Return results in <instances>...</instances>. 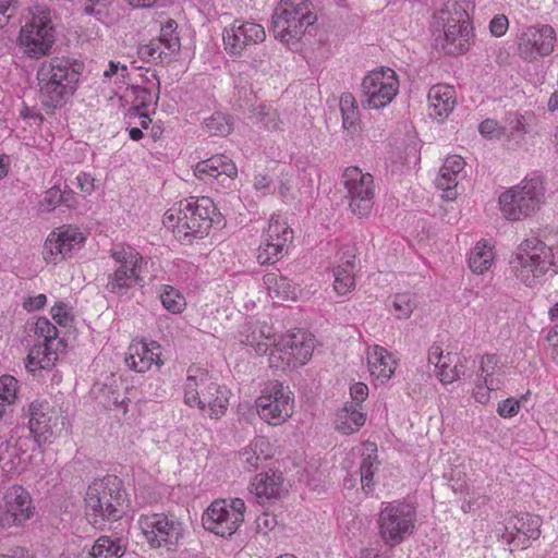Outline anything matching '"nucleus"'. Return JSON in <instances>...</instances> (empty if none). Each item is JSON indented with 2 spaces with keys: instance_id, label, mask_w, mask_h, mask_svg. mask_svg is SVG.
Instances as JSON below:
<instances>
[{
  "instance_id": "nucleus-1",
  "label": "nucleus",
  "mask_w": 558,
  "mask_h": 558,
  "mask_svg": "<svg viewBox=\"0 0 558 558\" xmlns=\"http://www.w3.org/2000/svg\"><path fill=\"white\" fill-rule=\"evenodd\" d=\"M509 265L520 283L539 287L547 275L558 274V246L547 245L535 236L524 239L512 252Z\"/></svg>"
},
{
  "instance_id": "nucleus-2",
  "label": "nucleus",
  "mask_w": 558,
  "mask_h": 558,
  "mask_svg": "<svg viewBox=\"0 0 558 558\" xmlns=\"http://www.w3.org/2000/svg\"><path fill=\"white\" fill-rule=\"evenodd\" d=\"M217 208L206 196L190 197L169 207L162 218L163 226L182 243L205 236L211 228Z\"/></svg>"
},
{
  "instance_id": "nucleus-3",
  "label": "nucleus",
  "mask_w": 558,
  "mask_h": 558,
  "mask_svg": "<svg viewBox=\"0 0 558 558\" xmlns=\"http://www.w3.org/2000/svg\"><path fill=\"white\" fill-rule=\"evenodd\" d=\"M83 64L66 58L45 61L37 71L39 97L43 106L57 109L74 95Z\"/></svg>"
},
{
  "instance_id": "nucleus-4",
  "label": "nucleus",
  "mask_w": 558,
  "mask_h": 558,
  "mask_svg": "<svg viewBox=\"0 0 558 558\" xmlns=\"http://www.w3.org/2000/svg\"><path fill=\"white\" fill-rule=\"evenodd\" d=\"M84 500L86 519L97 529H102L106 522L121 519L128 501L123 482L116 475L93 481Z\"/></svg>"
},
{
  "instance_id": "nucleus-5",
  "label": "nucleus",
  "mask_w": 558,
  "mask_h": 558,
  "mask_svg": "<svg viewBox=\"0 0 558 558\" xmlns=\"http://www.w3.org/2000/svg\"><path fill=\"white\" fill-rule=\"evenodd\" d=\"M230 396V389L214 381L206 368L195 364L187 368L184 402L189 407L207 409L209 417L218 420L226 414Z\"/></svg>"
},
{
  "instance_id": "nucleus-6",
  "label": "nucleus",
  "mask_w": 558,
  "mask_h": 558,
  "mask_svg": "<svg viewBox=\"0 0 558 558\" xmlns=\"http://www.w3.org/2000/svg\"><path fill=\"white\" fill-rule=\"evenodd\" d=\"M317 21L311 0H280L272 15V33L277 40L296 50L308 28Z\"/></svg>"
},
{
  "instance_id": "nucleus-7",
  "label": "nucleus",
  "mask_w": 558,
  "mask_h": 558,
  "mask_svg": "<svg viewBox=\"0 0 558 558\" xmlns=\"http://www.w3.org/2000/svg\"><path fill=\"white\" fill-rule=\"evenodd\" d=\"M546 202V186L542 175H526L518 184L506 189L498 197L501 216L508 221H522L537 213Z\"/></svg>"
},
{
  "instance_id": "nucleus-8",
  "label": "nucleus",
  "mask_w": 558,
  "mask_h": 558,
  "mask_svg": "<svg viewBox=\"0 0 558 558\" xmlns=\"http://www.w3.org/2000/svg\"><path fill=\"white\" fill-rule=\"evenodd\" d=\"M468 9L466 0H448L436 15L444 29L442 36L438 37V44L447 54H462L471 46L473 26Z\"/></svg>"
},
{
  "instance_id": "nucleus-9",
  "label": "nucleus",
  "mask_w": 558,
  "mask_h": 558,
  "mask_svg": "<svg viewBox=\"0 0 558 558\" xmlns=\"http://www.w3.org/2000/svg\"><path fill=\"white\" fill-rule=\"evenodd\" d=\"M113 270L108 275L106 290L118 296L125 295L135 286H142L144 257L133 246L118 243L110 250Z\"/></svg>"
},
{
  "instance_id": "nucleus-10",
  "label": "nucleus",
  "mask_w": 558,
  "mask_h": 558,
  "mask_svg": "<svg viewBox=\"0 0 558 558\" xmlns=\"http://www.w3.org/2000/svg\"><path fill=\"white\" fill-rule=\"evenodd\" d=\"M31 14L20 29L17 46L27 58L40 59L50 52L54 44V28L47 8L36 7Z\"/></svg>"
},
{
  "instance_id": "nucleus-11",
  "label": "nucleus",
  "mask_w": 558,
  "mask_h": 558,
  "mask_svg": "<svg viewBox=\"0 0 558 558\" xmlns=\"http://www.w3.org/2000/svg\"><path fill=\"white\" fill-rule=\"evenodd\" d=\"M377 523L384 543L390 547L397 546L413 534L416 508L401 500L383 502Z\"/></svg>"
},
{
  "instance_id": "nucleus-12",
  "label": "nucleus",
  "mask_w": 558,
  "mask_h": 558,
  "mask_svg": "<svg viewBox=\"0 0 558 558\" xmlns=\"http://www.w3.org/2000/svg\"><path fill=\"white\" fill-rule=\"evenodd\" d=\"M28 418L27 427L38 447L52 444L54 439L68 432L65 417L47 400L36 399L24 409Z\"/></svg>"
},
{
  "instance_id": "nucleus-13",
  "label": "nucleus",
  "mask_w": 558,
  "mask_h": 558,
  "mask_svg": "<svg viewBox=\"0 0 558 558\" xmlns=\"http://www.w3.org/2000/svg\"><path fill=\"white\" fill-rule=\"evenodd\" d=\"M138 527L153 548L174 549L183 538V523L173 514L146 513L137 520Z\"/></svg>"
},
{
  "instance_id": "nucleus-14",
  "label": "nucleus",
  "mask_w": 558,
  "mask_h": 558,
  "mask_svg": "<svg viewBox=\"0 0 558 558\" xmlns=\"http://www.w3.org/2000/svg\"><path fill=\"white\" fill-rule=\"evenodd\" d=\"M397 73L386 66L369 71L362 80V106L379 110L392 102L399 93Z\"/></svg>"
},
{
  "instance_id": "nucleus-15",
  "label": "nucleus",
  "mask_w": 558,
  "mask_h": 558,
  "mask_svg": "<svg viewBox=\"0 0 558 558\" xmlns=\"http://www.w3.org/2000/svg\"><path fill=\"white\" fill-rule=\"evenodd\" d=\"M256 408L263 421L278 426L293 414V393L288 386L278 380L268 381L256 400Z\"/></svg>"
},
{
  "instance_id": "nucleus-16",
  "label": "nucleus",
  "mask_w": 558,
  "mask_h": 558,
  "mask_svg": "<svg viewBox=\"0 0 558 558\" xmlns=\"http://www.w3.org/2000/svg\"><path fill=\"white\" fill-rule=\"evenodd\" d=\"M245 504L240 498L218 499L210 504L202 517L203 526L216 535H233L244 521Z\"/></svg>"
},
{
  "instance_id": "nucleus-17",
  "label": "nucleus",
  "mask_w": 558,
  "mask_h": 558,
  "mask_svg": "<svg viewBox=\"0 0 558 558\" xmlns=\"http://www.w3.org/2000/svg\"><path fill=\"white\" fill-rule=\"evenodd\" d=\"M292 239L293 231L287 218L280 214H274L263 233L257 253L258 263L260 265L274 264L281 259L288 253Z\"/></svg>"
},
{
  "instance_id": "nucleus-18",
  "label": "nucleus",
  "mask_w": 558,
  "mask_h": 558,
  "mask_svg": "<svg viewBox=\"0 0 558 558\" xmlns=\"http://www.w3.org/2000/svg\"><path fill=\"white\" fill-rule=\"evenodd\" d=\"M247 333L242 343L253 349H269L271 345L279 349H315L316 339L311 333L296 329L290 331L282 343H276L272 327L266 323L252 324L247 327Z\"/></svg>"
},
{
  "instance_id": "nucleus-19",
  "label": "nucleus",
  "mask_w": 558,
  "mask_h": 558,
  "mask_svg": "<svg viewBox=\"0 0 558 558\" xmlns=\"http://www.w3.org/2000/svg\"><path fill=\"white\" fill-rule=\"evenodd\" d=\"M266 39V31L259 23L236 19L222 32L226 52L231 58H241L244 52L262 44Z\"/></svg>"
},
{
  "instance_id": "nucleus-20",
  "label": "nucleus",
  "mask_w": 558,
  "mask_h": 558,
  "mask_svg": "<svg viewBox=\"0 0 558 558\" xmlns=\"http://www.w3.org/2000/svg\"><path fill=\"white\" fill-rule=\"evenodd\" d=\"M342 181L350 198L351 211L360 217H367L373 208L375 195L373 175L363 172L357 167H348L342 174Z\"/></svg>"
},
{
  "instance_id": "nucleus-21",
  "label": "nucleus",
  "mask_w": 558,
  "mask_h": 558,
  "mask_svg": "<svg viewBox=\"0 0 558 558\" xmlns=\"http://www.w3.org/2000/svg\"><path fill=\"white\" fill-rule=\"evenodd\" d=\"M556 32L550 25H532L518 37V53L525 61L549 56L555 48Z\"/></svg>"
},
{
  "instance_id": "nucleus-22",
  "label": "nucleus",
  "mask_w": 558,
  "mask_h": 558,
  "mask_svg": "<svg viewBox=\"0 0 558 558\" xmlns=\"http://www.w3.org/2000/svg\"><path fill=\"white\" fill-rule=\"evenodd\" d=\"M34 508L28 492L19 485H13L3 495L0 502V525L11 527L22 525L33 515Z\"/></svg>"
},
{
  "instance_id": "nucleus-23",
  "label": "nucleus",
  "mask_w": 558,
  "mask_h": 558,
  "mask_svg": "<svg viewBox=\"0 0 558 558\" xmlns=\"http://www.w3.org/2000/svg\"><path fill=\"white\" fill-rule=\"evenodd\" d=\"M86 238L78 228L65 226L52 231L45 242V258L58 263L84 244Z\"/></svg>"
},
{
  "instance_id": "nucleus-24",
  "label": "nucleus",
  "mask_w": 558,
  "mask_h": 558,
  "mask_svg": "<svg viewBox=\"0 0 558 558\" xmlns=\"http://www.w3.org/2000/svg\"><path fill=\"white\" fill-rule=\"evenodd\" d=\"M541 519L537 515L523 513L511 517L506 523L504 538L515 548H526L531 539L539 537Z\"/></svg>"
},
{
  "instance_id": "nucleus-25",
  "label": "nucleus",
  "mask_w": 558,
  "mask_h": 558,
  "mask_svg": "<svg viewBox=\"0 0 558 558\" xmlns=\"http://www.w3.org/2000/svg\"><path fill=\"white\" fill-rule=\"evenodd\" d=\"M236 174L235 163L226 155H214L194 167V175L205 182L217 180L223 184L226 180L232 181Z\"/></svg>"
},
{
  "instance_id": "nucleus-26",
  "label": "nucleus",
  "mask_w": 558,
  "mask_h": 558,
  "mask_svg": "<svg viewBox=\"0 0 558 558\" xmlns=\"http://www.w3.org/2000/svg\"><path fill=\"white\" fill-rule=\"evenodd\" d=\"M428 361L437 368V377L442 384H451L465 372V359L459 351H433Z\"/></svg>"
},
{
  "instance_id": "nucleus-27",
  "label": "nucleus",
  "mask_w": 558,
  "mask_h": 558,
  "mask_svg": "<svg viewBox=\"0 0 558 558\" xmlns=\"http://www.w3.org/2000/svg\"><path fill=\"white\" fill-rule=\"evenodd\" d=\"M465 162L459 155H451L445 159L442 167L435 180L436 186L444 191L442 197L452 201L458 196L457 186L463 177Z\"/></svg>"
},
{
  "instance_id": "nucleus-28",
  "label": "nucleus",
  "mask_w": 558,
  "mask_h": 558,
  "mask_svg": "<svg viewBox=\"0 0 558 558\" xmlns=\"http://www.w3.org/2000/svg\"><path fill=\"white\" fill-rule=\"evenodd\" d=\"M428 114L438 121L445 120L456 106V92L449 85H434L428 95Z\"/></svg>"
},
{
  "instance_id": "nucleus-29",
  "label": "nucleus",
  "mask_w": 558,
  "mask_h": 558,
  "mask_svg": "<svg viewBox=\"0 0 558 558\" xmlns=\"http://www.w3.org/2000/svg\"><path fill=\"white\" fill-rule=\"evenodd\" d=\"M355 250L352 246L345 248L340 263L333 268V290L339 295H347L355 287Z\"/></svg>"
},
{
  "instance_id": "nucleus-30",
  "label": "nucleus",
  "mask_w": 558,
  "mask_h": 558,
  "mask_svg": "<svg viewBox=\"0 0 558 558\" xmlns=\"http://www.w3.org/2000/svg\"><path fill=\"white\" fill-rule=\"evenodd\" d=\"M27 438H19L14 444L0 437V469L8 475L19 473L22 464V454Z\"/></svg>"
},
{
  "instance_id": "nucleus-31",
  "label": "nucleus",
  "mask_w": 558,
  "mask_h": 558,
  "mask_svg": "<svg viewBox=\"0 0 558 558\" xmlns=\"http://www.w3.org/2000/svg\"><path fill=\"white\" fill-rule=\"evenodd\" d=\"M367 364L371 375L385 383L393 375L397 361L392 351H372L368 353Z\"/></svg>"
},
{
  "instance_id": "nucleus-32",
  "label": "nucleus",
  "mask_w": 558,
  "mask_h": 558,
  "mask_svg": "<svg viewBox=\"0 0 558 558\" xmlns=\"http://www.w3.org/2000/svg\"><path fill=\"white\" fill-rule=\"evenodd\" d=\"M313 351H270L269 366L276 371L287 372L304 365L311 360Z\"/></svg>"
},
{
  "instance_id": "nucleus-33",
  "label": "nucleus",
  "mask_w": 558,
  "mask_h": 558,
  "mask_svg": "<svg viewBox=\"0 0 558 558\" xmlns=\"http://www.w3.org/2000/svg\"><path fill=\"white\" fill-rule=\"evenodd\" d=\"M252 488L258 502H263L264 499L277 498L282 488V478L275 472L259 473L254 477Z\"/></svg>"
},
{
  "instance_id": "nucleus-34",
  "label": "nucleus",
  "mask_w": 558,
  "mask_h": 558,
  "mask_svg": "<svg viewBox=\"0 0 558 558\" xmlns=\"http://www.w3.org/2000/svg\"><path fill=\"white\" fill-rule=\"evenodd\" d=\"M263 282L271 298L294 301L300 292L299 288L292 284L288 278L280 277L274 272L265 275Z\"/></svg>"
},
{
  "instance_id": "nucleus-35",
  "label": "nucleus",
  "mask_w": 558,
  "mask_h": 558,
  "mask_svg": "<svg viewBox=\"0 0 558 558\" xmlns=\"http://www.w3.org/2000/svg\"><path fill=\"white\" fill-rule=\"evenodd\" d=\"M493 245L486 241H478L471 250L469 255V266L475 274H484L494 263Z\"/></svg>"
},
{
  "instance_id": "nucleus-36",
  "label": "nucleus",
  "mask_w": 558,
  "mask_h": 558,
  "mask_svg": "<svg viewBox=\"0 0 558 558\" xmlns=\"http://www.w3.org/2000/svg\"><path fill=\"white\" fill-rule=\"evenodd\" d=\"M365 423V413L362 408L352 404H345L338 413L336 427L342 434L349 435L360 429Z\"/></svg>"
},
{
  "instance_id": "nucleus-37",
  "label": "nucleus",
  "mask_w": 558,
  "mask_h": 558,
  "mask_svg": "<svg viewBox=\"0 0 558 558\" xmlns=\"http://www.w3.org/2000/svg\"><path fill=\"white\" fill-rule=\"evenodd\" d=\"M366 453H363V459L360 465L361 485L366 495L373 492L374 482L373 477L378 469L379 462L377 461V447L373 442L365 445Z\"/></svg>"
},
{
  "instance_id": "nucleus-38",
  "label": "nucleus",
  "mask_w": 558,
  "mask_h": 558,
  "mask_svg": "<svg viewBox=\"0 0 558 558\" xmlns=\"http://www.w3.org/2000/svg\"><path fill=\"white\" fill-rule=\"evenodd\" d=\"M497 362L495 353H487L481 360L480 376L492 391L499 390L504 386V377L500 367L497 366Z\"/></svg>"
},
{
  "instance_id": "nucleus-39",
  "label": "nucleus",
  "mask_w": 558,
  "mask_h": 558,
  "mask_svg": "<svg viewBox=\"0 0 558 558\" xmlns=\"http://www.w3.org/2000/svg\"><path fill=\"white\" fill-rule=\"evenodd\" d=\"M158 295L163 308L172 314H181L186 308L183 293L170 284H161L158 288Z\"/></svg>"
},
{
  "instance_id": "nucleus-40",
  "label": "nucleus",
  "mask_w": 558,
  "mask_h": 558,
  "mask_svg": "<svg viewBox=\"0 0 558 558\" xmlns=\"http://www.w3.org/2000/svg\"><path fill=\"white\" fill-rule=\"evenodd\" d=\"M129 68L120 61H109L102 73L104 83L113 85L112 92L117 95L124 86L129 85Z\"/></svg>"
},
{
  "instance_id": "nucleus-41",
  "label": "nucleus",
  "mask_w": 558,
  "mask_h": 558,
  "mask_svg": "<svg viewBox=\"0 0 558 558\" xmlns=\"http://www.w3.org/2000/svg\"><path fill=\"white\" fill-rule=\"evenodd\" d=\"M19 381L11 375L0 377V420H2L17 398Z\"/></svg>"
},
{
  "instance_id": "nucleus-42",
  "label": "nucleus",
  "mask_w": 558,
  "mask_h": 558,
  "mask_svg": "<svg viewBox=\"0 0 558 558\" xmlns=\"http://www.w3.org/2000/svg\"><path fill=\"white\" fill-rule=\"evenodd\" d=\"M124 362L128 367L137 373L148 371L153 364H156L157 367L163 364L160 357L154 354V351H134V353L124 355Z\"/></svg>"
},
{
  "instance_id": "nucleus-43",
  "label": "nucleus",
  "mask_w": 558,
  "mask_h": 558,
  "mask_svg": "<svg viewBox=\"0 0 558 558\" xmlns=\"http://www.w3.org/2000/svg\"><path fill=\"white\" fill-rule=\"evenodd\" d=\"M125 551L121 539L113 541L109 536L99 537L92 547L93 558H120Z\"/></svg>"
},
{
  "instance_id": "nucleus-44",
  "label": "nucleus",
  "mask_w": 558,
  "mask_h": 558,
  "mask_svg": "<svg viewBox=\"0 0 558 558\" xmlns=\"http://www.w3.org/2000/svg\"><path fill=\"white\" fill-rule=\"evenodd\" d=\"M58 361V351H29L25 367L31 373L50 371Z\"/></svg>"
},
{
  "instance_id": "nucleus-45",
  "label": "nucleus",
  "mask_w": 558,
  "mask_h": 558,
  "mask_svg": "<svg viewBox=\"0 0 558 558\" xmlns=\"http://www.w3.org/2000/svg\"><path fill=\"white\" fill-rule=\"evenodd\" d=\"M340 110L342 125L347 131L354 132L359 122V108L351 93H344L340 97Z\"/></svg>"
},
{
  "instance_id": "nucleus-46",
  "label": "nucleus",
  "mask_w": 558,
  "mask_h": 558,
  "mask_svg": "<svg viewBox=\"0 0 558 558\" xmlns=\"http://www.w3.org/2000/svg\"><path fill=\"white\" fill-rule=\"evenodd\" d=\"M133 96V107L131 110H155L159 98V88L158 86L155 89L134 86Z\"/></svg>"
},
{
  "instance_id": "nucleus-47",
  "label": "nucleus",
  "mask_w": 558,
  "mask_h": 558,
  "mask_svg": "<svg viewBox=\"0 0 558 558\" xmlns=\"http://www.w3.org/2000/svg\"><path fill=\"white\" fill-rule=\"evenodd\" d=\"M50 315L53 322L64 328H70L75 322L74 307L62 300L57 301L50 308Z\"/></svg>"
},
{
  "instance_id": "nucleus-48",
  "label": "nucleus",
  "mask_w": 558,
  "mask_h": 558,
  "mask_svg": "<svg viewBox=\"0 0 558 558\" xmlns=\"http://www.w3.org/2000/svg\"><path fill=\"white\" fill-rule=\"evenodd\" d=\"M33 330L35 337L46 347L45 349H49L48 345L59 336L57 327L47 317H38Z\"/></svg>"
},
{
  "instance_id": "nucleus-49",
  "label": "nucleus",
  "mask_w": 558,
  "mask_h": 558,
  "mask_svg": "<svg viewBox=\"0 0 558 558\" xmlns=\"http://www.w3.org/2000/svg\"><path fill=\"white\" fill-rule=\"evenodd\" d=\"M204 128L210 135L226 136L232 131V123L226 114L216 112L205 120Z\"/></svg>"
},
{
  "instance_id": "nucleus-50",
  "label": "nucleus",
  "mask_w": 558,
  "mask_h": 558,
  "mask_svg": "<svg viewBox=\"0 0 558 558\" xmlns=\"http://www.w3.org/2000/svg\"><path fill=\"white\" fill-rule=\"evenodd\" d=\"M415 298L411 293L396 294L391 303V313L399 319L408 318L415 308Z\"/></svg>"
},
{
  "instance_id": "nucleus-51",
  "label": "nucleus",
  "mask_w": 558,
  "mask_h": 558,
  "mask_svg": "<svg viewBox=\"0 0 558 558\" xmlns=\"http://www.w3.org/2000/svg\"><path fill=\"white\" fill-rule=\"evenodd\" d=\"M169 52L160 40L153 39L147 44H143L138 47L137 54L144 62H154L157 60L162 61L163 56L168 57Z\"/></svg>"
},
{
  "instance_id": "nucleus-52",
  "label": "nucleus",
  "mask_w": 558,
  "mask_h": 558,
  "mask_svg": "<svg viewBox=\"0 0 558 558\" xmlns=\"http://www.w3.org/2000/svg\"><path fill=\"white\" fill-rule=\"evenodd\" d=\"M177 23L173 20H168L160 29V37L158 40L169 52H175L180 48L179 37L175 34Z\"/></svg>"
},
{
  "instance_id": "nucleus-53",
  "label": "nucleus",
  "mask_w": 558,
  "mask_h": 558,
  "mask_svg": "<svg viewBox=\"0 0 558 558\" xmlns=\"http://www.w3.org/2000/svg\"><path fill=\"white\" fill-rule=\"evenodd\" d=\"M63 201V191L59 183L46 191L44 198L40 201L39 208L41 211H51L56 209Z\"/></svg>"
},
{
  "instance_id": "nucleus-54",
  "label": "nucleus",
  "mask_w": 558,
  "mask_h": 558,
  "mask_svg": "<svg viewBox=\"0 0 558 558\" xmlns=\"http://www.w3.org/2000/svg\"><path fill=\"white\" fill-rule=\"evenodd\" d=\"M255 111L254 116L263 123L265 129L276 130L278 128V114L271 106L262 104Z\"/></svg>"
},
{
  "instance_id": "nucleus-55",
  "label": "nucleus",
  "mask_w": 558,
  "mask_h": 558,
  "mask_svg": "<svg viewBox=\"0 0 558 558\" xmlns=\"http://www.w3.org/2000/svg\"><path fill=\"white\" fill-rule=\"evenodd\" d=\"M478 130L484 137L493 140L498 138L505 129L499 126L497 121L493 119H486L480 124Z\"/></svg>"
},
{
  "instance_id": "nucleus-56",
  "label": "nucleus",
  "mask_w": 558,
  "mask_h": 558,
  "mask_svg": "<svg viewBox=\"0 0 558 558\" xmlns=\"http://www.w3.org/2000/svg\"><path fill=\"white\" fill-rule=\"evenodd\" d=\"M490 392L492 390L478 374L473 389L474 399L481 404H487L490 400Z\"/></svg>"
},
{
  "instance_id": "nucleus-57",
  "label": "nucleus",
  "mask_w": 558,
  "mask_h": 558,
  "mask_svg": "<svg viewBox=\"0 0 558 558\" xmlns=\"http://www.w3.org/2000/svg\"><path fill=\"white\" fill-rule=\"evenodd\" d=\"M508 28L509 20L505 14H497L489 22V32L495 37L504 36Z\"/></svg>"
},
{
  "instance_id": "nucleus-58",
  "label": "nucleus",
  "mask_w": 558,
  "mask_h": 558,
  "mask_svg": "<svg viewBox=\"0 0 558 558\" xmlns=\"http://www.w3.org/2000/svg\"><path fill=\"white\" fill-rule=\"evenodd\" d=\"M520 409V400L508 398L498 403L497 413L501 417H512L518 414Z\"/></svg>"
},
{
  "instance_id": "nucleus-59",
  "label": "nucleus",
  "mask_w": 558,
  "mask_h": 558,
  "mask_svg": "<svg viewBox=\"0 0 558 558\" xmlns=\"http://www.w3.org/2000/svg\"><path fill=\"white\" fill-rule=\"evenodd\" d=\"M240 459L247 471L257 469L259 461H262L260 454L254 451L251 446L240 452Z\"/></svg>"
},
{
  "instance_id": "nucleus-60",
  "label": "nucleus",
  "mask_w": 558,
  "mask_h": 558,
  "mask_svg": "<svg viewBox=\"0 0 558 558\" xmlns=\"http://www.w3.org/2000/svg\"><path fill=\"white\" fill-rule=\"evenodd\" d=\"M350 395L354 401V405L362 408V403L368 397V387L364 383H355L350 387Z\"/></svg>"
},
{
  "instance_id": "nucleus-61",
  "label": "nucleus",
  "mask_w": 558,
  "mask_h": 558,
  "mask_svg": "<svg viewBox=\"0 0 558 558\" xmlns=\"http://www.w3.org/2000/svg\"><path fill=\"white\" fill-rule=\"evenodd\" d=\"M47 303V296L43 293L28 296L23 303L24 310L27 312H35L45 307Z\"/></svg>"
},
{
  "instance_id": "nucleus-62",
  "label": "nucleus",
  "mask_w": 558,
  "mask_h": 558,
  "mask_svg": "<svg viewBox=\"0 0 558 558\" xmlns=\"http://www.w3.org/2000/svg\"><path fill=\"white\" fill-rule=\"evenodd\" d=\"M279 194L284 202H290L299 197L294 192V184L291 178L280 181Z\"/></svg>"
},
{
  "instance_id": "nucleus-63",
  "label": "nucleus",
  "mask_w": 558,
  "mask_h": 558,
  "mask_svg": "<svg viewBox=\"0 0 558 558\" xmlns=\"http://www.w3.org/2000/svg\"><path fill=\"white\" fill-rule=\"evenodd\" d=\"M76 185L82 192L90 194L94 191V178L89 173L81 172L76 177Z\"/></svg>"
},
{
  "instance_id": "nucleus-64",
  "label": "nucleus",
  "mask_w": 558,
  "mask_h": 558,
  "mask_svg": "<svg viewBox=\"0 0 558 558\" xmlns=\"http://www.w3.org/2000/svg\"><path fill=\"white\" fill-rule=\"evenodd\" d=\"M254 451L260 454L262 460H267L269 454V441L264 437H258L250 445Z\"/></svg>"
}]
</instances>
